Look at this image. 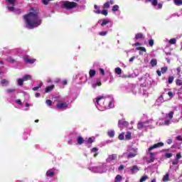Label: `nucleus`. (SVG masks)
<instances>
[{
  "label": "nucleus",
  "mask_w": 182,
  "mask_h": 182,
  "mask_svg": "<svg viewBox=\"0 0 182 182\" xmlns=\"http://www.w3.org/2000/svg\"><path fill=\"white\" fill-rule=\"evenodd\" d=\"M108 136L109 137L113 138L114 137V131H109L108 132Z\"/></svg>",
  "instance_id": "36"
},
{
  "label": "nucleus",
  "mask_w": 182,
  "mask_h": 182,
  "mask_svg": "<svg viewBox=\"0 0 182 182\" xmlns=\"http://www.w3.org/2000/svg\"><path fill=\"white\" fill-rule=\"evenodd\" d=\"M132 174H134L136 171H139L140 169L139 168V166L136 165H134L132 168H130Z\"/></svg>",
  "instance_id": "9"
},
{
  "label": "nucleus",
  "mask_w": 182,
  "mask_h": 182,
  "mask_svg": "<svg viewBox=\"0 0 182 182\" xmlns=\"http://www.w3.org/2000/svg\"><path fill=\"white\" fill-rule=\"evenodd\" d=\"M176 140H178V141H182V138H181V136H176Z\"/></svg>",
  "instance_id": "64"
},
{
  "label": "nucleus",
  "mask_w": 182,
  "mask_h": 182,
  "mask_svg": "<svg viewBox=\"0 0 182 182\" xmlns=\"http://www.w3.org/2000/svg\"><path fill=\"white\" fill-rule=\"evenodd\" d=\"M46 176L47 177H53L55 176V172H53V170L50 169L47 171Z\"/></svg>",
  "instance_id": "10"
},
{
  "label": "nucleus",
  "mask_w": 182,
  "mask_h": 182,
  "mask_svg": "<svg viewBox=\"0 0 182 182\" xmlns=\"http://www.w3.org/2000/svg\"><path fill=\"white\" fill-rule=\"evenodd\" d=\"M149 159H150V163H154V160H156V156H153L151 155H149Z\"/></svg>",
  "instance_id": "49"
},
{
  "label": "nucleus",
  "mask_w": 182,
  "mask_h": 182,
  "mask_svg": "<svg viewBox=\"0 0 182 182\" xmlns=\"http://www.w3.org/2000/svg\"><path fill=\"white\" fill-rule=\"evenodd\" d=\"M176 85L177 86H181V85H182V80H180V79L176 80Z\"/></svg>",
  "instance_id": "40"
},
{
  "label": "nucleus",
  "mask_w": 182,
  "mask_h": 182,
  "mask_svg": "<svg viewBox=\"0 0 182 182\" xmlns=\"http://www.w3.org/2000/svg\"><path fill=\"white\" fill-rule=\"evenodd\" d=\"M46 105H47L48 106H52V100H47L46 101Z\"/></svg>",
  "instance_id": "53"
},
{
  "label": "nucleus",
  "mask_w": 182,
  "mask_h": 182,
  "mask_svg": "<svg viewBox=\"0 0 182 182\" xmlns=\"http://www.w3.org/2000/svg\"><path fill=\"white\" fill-rule=\"evenodd\" d=\"M53 0H41L43 5H49V3Z\"/></svg>",
  "instance_id": "29"
},
{
  "label": "nucleus",
  "mask_w": 182,
  "mask_h": 182,
  "mask_svg": "<svg viewBox=\"0 0 182 182\" xmlns=\"http://www.w3.org/2000/svg\"><path fill=\"white\" fill-rule=\"evenodd\" d=\"M23 82H25V80L23 79H18V83L19 85V86H23Z\"/></svg>",
  "instance_id": "39"
},
{
  "label": "nucleus",
  "mask_w": 182,
  "mask_h": 182,
  "mask_svg": "<svg viewBox=\"0 0 182 182\" xmlns=\"http://www.w3.org/2000/svg\"><path fill=\"white\" fill-rule=\"evenodd\" d=\"M6 2H8L10 5H15V4H16V0H6Z\"/></svg>",
  "instance_id": "33"
},
{
  "label": "nucleus",
  "mask_w": 182,
  "mask_h": 182,
  "mask_svg": "<svg viewBox=\"0 0 182 182\" xmlns=\"http://www.w3.org/2000/svg\"><path fill=\"white\" fill-rule=\"evenodd\" d=\"M16 103H17V105H22V101H21V100H16Z\"/></svg>",
  "instance_id": "63"
},
{
  "label": "nucleus",
  "mask_w": 182,
  "mask_h": 182,
  "mask_svg": "<svg viewBox=\"0 0 182 182\" xmlns=\"http://www.w3.org/2000/svg\"><path fill=\"white\" fill-rule=\"evenodd\" d=\"M149 46H151L152 48V46L154 45V40L150 39L149 41Z\"/></svg>",
  "instance_id": "50"
},
{
  "label": "nucleus",
  "mask_w": 182,
  "mask_h": 182,
  "mask_svg": "<svg viewBox=\"0 0 182 182\" xmlns=\"http://www.w3.org/2000/svg\"><path fill=\"white\" fill-rule=\"evenodd\" d=\"M170 123H171L170 120H166L164 122V124L165 126H168V124H170Z\"/></svg>",
  "instance_id": "56"
},
{
  "label": "nucleus",
  "mask_w": 182,
  "mask_h": 182,
  "mask_svg": "<svg viewBox=\"0 0 182 182\" xmlns=\"http://www.w3.org/2000/svg\"><path fill=\"white\" fill-rule=\"evenodd\" d=\"M15 90H16L15 87L14 88H9L6 90V92L8 93H14L15 92Z\"/></svg>",
  "instance_id": "42"
},
{
  "label": "nucleus",
  "mask_w": 182,
  "mask_h": 182,
  "mask_svg": "<svg viewBox=\"0 0 182 182\" xmlns=\"http://www.w3.org/2000/svg\"><path fill=\"white\" fill-rule=\"evenodd\" d=\"M169 43L171 45H176V43H177V41L176 40V38H171L169 40Z\"/></svg>",
  "instance_id": "34"
},
{
  "label": "nucleus",
  "mask_w": 182,
  "mask_h": 182,
  "mask_svg": "<svg viewBox=\"0 0 182 182\" xmlns=\"http://www.w3.org/2000/svg\"><path fill=\"white\" fill-rule=\"evenodd\" d=\"M168 95L169 97H174V95L173 94L172 92H168Z\"/></svg>",
  "instance_id": "61"
},
{
  "label": "nucleus",
  "mask_w": 182,
  "mask_h": 182,
  "mask_svg": "<svg viewBox=\"0 0 182 182\" xmlns=\"http://www.w3.org/2000/svg\"><path fill=\"white\" fill-rule=\"evenodd\" d=\"M126 140H130L132 139V132H127V134L125 135Z\"/></svg>",
  "instance_id": "27"
},
{
  "label": "nucleus",
  "mask_w": 182,
  "mask_h": 182,
  "mask_svg": "<svg viewBox=\"0 0 182 182\" xmlns=\"http://www.w3.org/2000/svg\"><path fill=\"white\" fill-rule=\"evenodd\" d=\"M55 89V85H50L46 87L45 92L49 93V92H52Z\"/></svg>",
  "instance_id": "8"
},
{
  "label": "nucleus",
  "mask_w": 182,
  "mask_h": 182,
  "mask_svg": "<svg viewBox=\"0 0 182 182\" xmlns=\"http://www.w3.org/2000/svg\"><path fill=\"white\" fill-rule=\"evenodd\" d=\"M181 159V154L178 153L176 154V160H180Z\"/></svg>",
  "instance_id": "59"
},
{
  "label": "nucleus",
  "mask_w": 182,
  "mask_h": 182,
  "mask_svg": "<svg viewBox=\"0 0 182 182\" xmlns=\"http://www.w3.org/2000/svg\"><path fill=\"white\" fill-rule=\"evenodd\" d=\"M32 79V77L30 75H26L23 77V80L24 82H26V80H31Z\"/></svg>",
  "instance_id": "18"
},
{
  "label": "nucleus",
  "mask_w": 182,
  "mask_h": 182,
  "mask_svg": "<svg viewBox=\"0 0 182 182\" xmlns=\"http://www.w3.org/2000/svg\"><path fill=\"white\" fill-rule=\"evenodd\" d=\"M119 140H124V133H121L118 136Z\"/></svg>",
  "instance_id": "41"
},
{
  "label": "nucleus",
  "mask_w": 182,
  "mask_h": 182,
  "mask_svg": "<svg viewBox=\"0 0 182 182\" xmlns=\"http://www.w3.org/2000/svg\"><path fill=\"white\" fill-rule=\"evenodd\" d=\"M136 50H141L142 52H146V48L144 47H136Z\"/></svg>",
  "instance_id": "37"
},
{
  "label": "nucleus",
  "mask_w": 182,
  "mask_h": 182,
  "mask_svg": "<svg viewBox=\"0 0 182 182\" xmlns=\"http://www.w3.org/2000/svg\"><path fill=\"white\" fill-rule=\"evenodd\" d=\"M100 14H102V15H105V16H107L108 12H107V10L104 9L102 11H100Z\"/></svg>",
  "instance_id": "47"
},
{
  "label": "nucleus",
  "mask_w": 182,
  "mask_h": 182,
  "mask_svg": "<svg viewBox=\"0 0 182 182\" xmlns=\"http://www.w3.org/2000/svg\"><path fill=\"white\" fill-rule=\"evenodd\" d=\"M23 59L24 60L25 63L28 65H33L36 62V59L35 58H29V55H25Z\"/></svg>",
  "instance_id": "4"
},
{
  "label": "nucleus",
  "mask_w": 182,
  "mask_h": 182,
  "mask_svg": "<svg viewBox=\"0 0 182 182\" xmlns=\"http://www.w3.org/2000/svg\"><path fill=\"white\" fill-rule=\"evenodd\" d=\"M173 82H174V77L173 76H169L168 78V83L169 85H171V83H173Z\"/></svg>",
  "instance_id": "26"
},
{
  "label": "nucleus",
  "mask_w": 182,
  "mask_h": 182,
  "mask_svg": "<svg viewBox=\"0 0 182 182\" xmlns=\"http://www.w3.org/2000/svg\"><path fill=\"white\" fill-rule=\"evenodd\" d=\"M6 60L9 62V63H15V59L11 56L8 57Z\"/></svg>",
  "instance_id": "20"
},
{
  "label": "nucleus",
  "mask_w": 182,
  "mask_h": 182,
  "mask_svg": "<svg viewBox=\"0 0 182 182\" xmlns=\"http://www.w3.org/2000/svg\"><path fill=\"white\" fill-rule=\"evenodd\" d=\"M150 65L152 68L157 65V60L156 58H153L151 60Z\"/></svg>",
  "instance_id": "13"
},
{
  "label": "nucleus",
  "mask_w": 182,
  "mask_h": 182,
  "mask_svg": "<svg viewBox=\"0 0 182 182\" xmlns=\"http://www.w3.org/2000/svg\"><path fill=\"white\" fill-rule=\"evenodd\" d=\"M103 99H105V97H103V96H100V97H99L98 98H97V100H96L97 105H99V102H100V100H103Z\"/></svg>",
  "instance_id": "46"
},
{
  "label": "nucleus",
  "mask_w": 182,
  "mask_h": 182,
  "mask_svg": "<svg viewBox=\"0 0 182 182\" xmlns=\"http://www.w3.org/2000/svg\"><path fill=\"white\" fill-rule=\"evenodd\" d=\"M112 11L113 12H116L117 11H119V5L115 4L112 6Z\"/></svg>",
  "instance_id": "35"
},
{
  "label": "nucleus",
  "mask_w": 182,
  "mask_h": 182,
  "mask_svg": "<svg viewBox=\"0 0 182 182\" xmlns=\"http://www.w3.org/2000/svg\"><path fill=\"white\" fill-rule=\"evenodd\" d=\"M176 70H177V75H180V73L181 72V68L178 67L176 68Z\"/></svg>",
  "instance_id": "62"
},
{
  "label": "nucleus",
  "mask_w": 182,
  "mask_h": 182,
  "mask_svg": "<svg viewBox=\"0 0 182 182\" xmlns=\"http://www.w3.org/2000/svg\"><path fill=\"white\" fill-rule=\"evenodd\" d=\"M77 141L78 144H80V146H81V144L85 143V139L82 136H78L77 138Z\"/></svg>",
  "instance_id": "12"
},
{
  "label": "nucleus",
  "mask_w": 182,
  "mask_h": 182,
  "mask_svg": "<svg viewBox=\"0 0 182 182\" xmlns=\"http://www.w3.org/2000/svg\"><path fill=\"white\" fill-rule=\"evenodd\" d=\"M57 109H65L69 106V105L67 102H60L58 101L57 104Z\"/></svg>",
  "instance_id": "6"
},
{
  "label": "nucleus",
  "mask_w": 182,
  "mask_h": 182,
  "mask_svg": "<svg viewBox=\"0 0 182 182\" xmlns=\"http://www.w3.org/2000/svg\"><path fill=\"white\" fill-rule=\"evenodd\" d=\"M114 106L113 105V102L112 100L109 101L107 109H113Z\"/></svg>",
  "instance_id": "32"
},
{
  "label": "nucleus",
  "mask_w": 182,
  "mask_h": 182,
  "mask_svg": "<svg viewBox=\"0 0 182 182\" xmlns=\"http://www.w3.org/2000/svg\"><path fill=\"white\" fill-rule=\"evenodd\" d=\"M96 86H102V82L97 80L96 84L92 85V87H96Z\"/></svg>",
  "instance_id": "43"
},
{
  "label": "nucleus",
  "mask_w": 182,
  "mask_h": 182,
  "mask_svg": "<svg viewBox=\"0 0 182 182\" xmlns=\"http://www.w3.org/2000/svg\"><path fill=\"white\" fill-rule=\"evenodd\" d=\"M162 180H163V181H169L170 174L166 173V175H164Z\"/></svg>",
  "instance_id": "15"
},
{
  "label": "nucleus",
  "mask_w": 182,
  "mask_h": 182,
  "mask_svg": "<svg viewBox=\"0 0 182 182\" xmlns=\"http://www.w3.org/2000/svg\"><path fill=\"white\" fill-rule=\"evenodd\" d=\"M94 8H95V9L96 10V11H95V14H97V15H100L101 11H100V9L99 8V6L95 4V5L94 6Z\"/></svg>",
  "instance_id": "21"
},
{
  "label": "nucleus",
  "mask_w": 182,
  "mask_h": 182,
  "mask_svg": "<svg viewBox=\"0 0 182 182\" xmlns=\"http://www.w3.org/2000/svg\"><path fill=\"white\" fill-rule=\"evenodd\" d=\"M116 159H117V154H116L109 155L108 156V160H109V161H113V160H116Z\"/></svg>",
  "instance_id": "11"
},
{
  "label": "nucleus",
  "mask_w": 182,
  "mask_h": 182,
  "mask_svg": "<svg viewBox=\"0 0 182 182\" xmlns=\"http://www.w3.org/2000/svg\"><path fill=\"white\" fill-rule=\"evenodd\" d=\"M43 86V82H40L38 86L33 87V90L36 91L38 90V89H41Z\"/></svg>",
  "instance_id": "22"
},
{
  "label": "nucleus",
  "mask_w": 182,
  "mask_h": 182,
  "mask_svg": "<svg viewBox=\"0 0 182 182\" xmlns=\"http://www.w3.org/2000/svg\"><path fill=\"white\" fill-rule=\"evenodd\" d=\"M148 178H149V176H147V175H144V176L141 178L139 182H144V181H146V180H147Z\"/></svg>",
  "instance_id": "30"
},
{
  "label": "nucleus",
  "mask_w": 182,
  "mask_h": 182,
  "mask_svg": "<svg viewBox=\"0 0 182 182\" xmlns=\"http://www.w3.org/2000/svg\"><path fill=\"white\" fill-rule=\"evenodd\" d=\"M165 156L166 157V159H170V158L173 157V154H171V153H166L165 154Z\"/></svg>",
  "instance_id": "51"
},
{
  "label": "nucleus",
  "mask_w": 182,
  "mask_h": 182,
  "mask_svg": "<svg viewBox=\"0 0 182 182\" xmlns=\"http://www.w3.org/2000/svg\"><path fill=\"white\" fill-rule=\"evenodd\" d=\"M143 33H138L135 35V39H143Z\"/></svg>",
  "instance_id": "17"
},
{
  "label": "nucleus",
  "mask_w": 182,
  "mask_h": 182,
  "mask_svg": "<svg viewBox=\"0 0 182 182\" xmlns=\"http://www.w3.org/2000/svg\"><path fill=\"white\" fill-rule=\"evenodd\" d=\"M21 12H22V10H21V9H17V10L16 11V14L17 15H21Z\"/></svg>",
  "instance_id": "58"
},
{
  "label": "nucleus",
  "mask_w": 182,
  "mask_h": 182,
  "mask_svg": "<svg viewBox=\"0 0 182 182\" xmlns=\"http://www.w3.org/2000/svg\"><path fill=\"white\" fill-rule=\"evenodd\" d=\"M100 36H106L107 35V31H101L99 33Z\"/></svg>",
  "instance_id": "48"
},
{
  "label": "nucleus",
  "mask_w": 182,
  "mask_h": 182,
  "mask_svg": "<svg viewBox=\"0 0 182 182\" xmlns=\"http://www.w3.org/2000/svg\"><path fill=\"white\" fill-rule=\"evenodd\" d=\"M163 146H164V143L159 142L157 144H154L152 146H150L148 149V153H149V156L156 157V156L157 155V152H151V150H154V149H159V147H163Z\"/></svg>",
  "instance_id": "2"
},
{
  "label": "nucleus",
  "mask_w": 182,
  "mask_h": 182,
  "mask_svg": "<svg viewBox=\"0 0 182 182\" xmlns=\"http://www.w3.org/2000/svg\"><path fill=\"white\" fill-rule=\"evenodd\" d=\"M151 4L153 6H157L158 1L157 0H153Z\"/></svg>",
  "instance_id": "55"
},
{
  "label": "nucleus",
  "mask_w": 182,
  "mask_h": 182,
  "mask_svg": "<svg viewBox=\"0 0 182 182\" xmlns=\"http://www.w3.org/2000/svg\"><path fill=\"white\" fill-rule=\"evenodd\" d=\"M173 166H177L178 164V159H175L174 161H172Z\"/></svg>",
  "instance_id": "54"
},
{
  "label": "nucleus",
  "mask_w": 182,
  "mask_h": 182,
  "mask_svg": "<svg viewBox=\"0 0 182 182\" xmlns=\"http://www.w3.org/2000/svg\"><path fill=\"white\" fill-rule=\"evenodd\" d=\"M107 23H110V21L107 20V19H104L102 21V23H101V26H105L107 25Z\"/></svg>",
  "instance_id": "25"
},
{
  "label": "nucleus",
  "mask_w": 182,
  "mask_h": 182,
  "mask_svg": "<svg viewBox=\"0 0 182 182\" xmlns=\"http://www.w3.org/2000/svg\"><path fill=\"white\" fill-rule=\"evenodd\" d=\"M122 176L120 175H117L114 179V182H121Z\"/></svg>",
  "instance_id": "28"
},
{
  "label": "nucleus",
  "mask_w": 182,
  "mask_h": 182,
  "mask_svg": "<svg viewBox=\"0 0 182 182\" xmlns=\"http://www.w3.org/2000/svg\"><path fill=\"white\" fill-rule=\"evenodd\" d=\"M173 2L176 6H180L182 5V0H173Z\"/></svg>",
  "instance_id": "23"
},
{
  "label": "nucleus",
  "mask_w": 182,
  "mask_h": 182,
  "mask_svg": "<svg viewBox=\"0 0 182 182\" xmlns=\"http://www.w3.org/2000/svg\"><path fill=\"white\" fill-rule=\"evenodd\" d=\"M144 127V122H139L137 124V129L138 130H141V129H143Z\"/></svg>",
  "instance_id": "14"
},
{
  "label": "nucleus",
  "mask_w": 182,
  "mask_h": 182,
  "mask_svg": "<svg viewBox=\"0 0 182 182\" xmlns=\"http://www.w3.org/2000/svg\"><path fill=\"white\" fill-rule=\"evenodd\" d=\"M100 72L102 76H105V70L103 68H100Z\"/></svg>",
  "instance_id": "60"
},
{
  "label": "nucleus",
  "mask_w": 182,
  "mask_h": 182,
  "mask_svg": "<svg viewBox=\"0 0 182 182\" xmlns=\"http://www.w3.org/2000/svg\"><path fill=\"white\" fill-rule=\"evenodd\" d=\"M131 151L128 155H127V159H133L137 155V149L132 148Z\"/></svg>",
  "instance_id": "5"
},
{
  "label": "nucleus",
  "mask_w": 182,
  "mask_h": 182,
  "mask_svg": "<svg viewBox=\"0 0 182 182\" xmlns=\"http://www.w3.org/2000/svg\"><path fill=\"white\" fill-rule=\"evenodd\" d=\"M94 141H95V138L90 137L87 139V143L89 144H92V143H93Z\"/></svg>",
  "instance_id": "44"
},
{
  "label": "nucleus",
  "mask_w": 182,
  "mask_h": 182,
  "mask_svg": "<svg viewBox=\"0 0 182 182\" xmlns=\"http://www.w3.org/2000/svg\"><path fill=\"white\" fill-rule=\"evenodd\" d=\"M1 83L4 86V85H8L9 82L6 79H3L1 80Z\"/></svg>",
  "instance_id": "38"
},
{
  "label": "nucleus",
  "mask_w": 182,
  "mask_h": 182,
  "mask_svg": "<svg viewBox=\"0 0 182 182\" xmlns=\"http://www.w3.org/2000/svg\"><path fill=\"white\" fill-rule=\"evenodd\" d=\"M118 126H119V127H122V126H124V127H127V126H129V122L127 121L119 120Z\"/></svg>",
  "instance_id": "7"
},
{
  "label": "nucleus",
  "mask_w": 182,
  "mask_h": 182,
  "mask_svg": "<svg viewBox=\"0 0 182 182\" xmlns=\"http://www.w3.org/2000/svg\"><path fill=\"white\" fill-rule=\"evenodd\" d=\"M77 6V4L75 2H70L69 1H66L63 3L62 8H65V9H73V8H76Z\"/></svg>",
  "instance_id": "3"
},
{
  "label": "nucleus",
  "mask_w": 182,
  "mask_h": 182,
  "mask_svg": "<svg viewBox=\"0 0 182 182\" xmlns=\"http://www.w3.org/2000/svg\"><path fill=\"white\" fill-rule=\"evenodd\" d=\"M167 70H168L167 67H163L161 69V73L164 74L167 72Z\"/></svg>",
  "instance_id": "45"
},
{
  "label": "nucleus",
  "mask_w": 182,
  "mask_h": 182,
  "mask_svg": "<svg viewBox=\"0 0 182 182\" xmlns=\"http://www.w3.org/2000/svg\"><path fill=\"white\" fill-rule=\"evenodd\" d=\"M7 9L9 11H10V12H14V11H15V7H14V6H9V7H7Z\"/></svg>",
  "instance_id": "52"
},
{
  "label": "nucleus",
  "mask_w": 182,
  "mask_h": 182,
  "mask_svg": "<svg viewBox=\"0 0 182 182\" xmlns=\"http://www.w3.org/2000/svg\"><path fill=\"white\" fill-rule=\"evenodd\" d=\"M173 116H174V112L173 111H171L168 114H166V117H168L170 119H173Z\"/></svg>",
  "instance_id": "24"
},
{
  "label": "nucleus",
  "mask_w": 182,
  "mask_h": 182,
  "mask_svg": "<svg viewBox=\"0 0 182 182\" xmlns=\"http://www.w3.org/2000/svg\"><path fill=\"white\" fill-rule=\"evenodd\" d=\"M28 14L24 15V21H26V28L27 29H33L38 28L42 23V18L39 16V11L35 10L33 7L31 8Z\"/></svg>",
  "instance_id": "1"
},
{
  "label": "nucleus",
  "mask_w": 182,
  "mask_h": 182,
  "mask_svg": "<svg viewBox=\"0 0 182 182\" xmlns=\"http://www.w3.org/2000/svg\"><path fill=\"white\" fill-rule=\"evenodd\" d=\"M99 150V149L94 147L91 149L92 153H96V151H97Z\"/></svg>",
  "instance_id": "57"
},
{
  "label": "nucleus",
  "mask_w": 182,
  "mask_h": 182,
  "mask_svg": "<svg viewBox=\"0 0 182 182\" xmlns=\"http://www.w3.org/2000/svg\"><path fill=\"white\" fill-rule=\"evenodd\" d=\"M103 9H107L109 8H110V3L109 1H107L106 3H105L102 6Z\"/></svg>",
  "instance_id": "19"
},
{
  "label": "nucleus",
  "mask_w": 182,
  "mask_h": 182,
  "mask_svg": "<svg viewBox=\"0 0 182 182\" xmlns=\"http://www.w3.org/2000/svg\"><path fill=\"white\" fill-rule=\"evenodd\" d=\"M115 73H117V75H122V68H115Z\"/></svg>",
  "instance_id": "31"
},
{
  "label": "nucleus",
  "mask_w": 182,
  "mask_h": 182,
  "mask_svg": "<svg viewBox=\"0 0 182 182\" xmlns=\"http://www.w3.org/2000/svg\"><path fill=\"white\" fill-rule=\"evenodd\" d=\"M89 75H90V77H95V75H96V70H90Z\"/></svg>",
  "instance_id": "16"
}]
</instances>
